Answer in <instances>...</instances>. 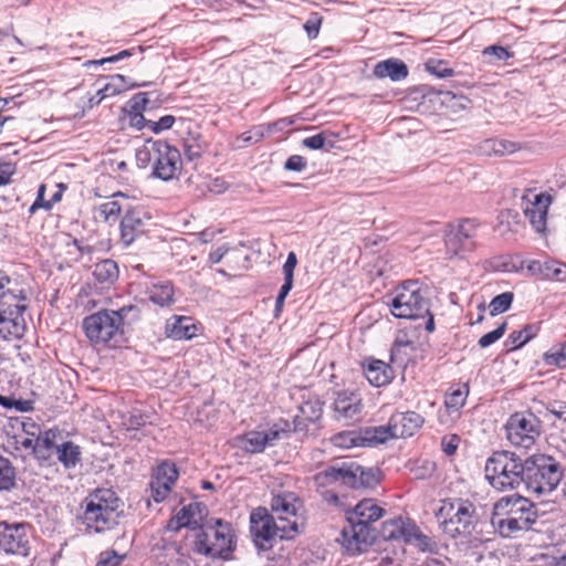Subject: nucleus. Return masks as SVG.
Listing matches in <instances>:
<instances>
[{
    "mask_svg": "<svg viewBox=\"0 0 566 566\" xmlns=\"http://www.w3.org/2000/svg\"><path fill=\"white\" fill-rule=\"evenodd\" d=\"M385 512L374 499H364L353 510L347 511V524L342 530V544L349 555H358L374 543L377 532L373 523L380 520Z\"/></svg>",
    "mask_w": 566,
    "mask_h": 566,
    "instance_id": "f257e3e1",
    "label": "nucleus"
},
{
    "mask_svg": "<svg viewBox=\"0 0 566 566\" xmlns=\"http://www.w3.org/2000/svg\"><path fill=\"white\" fill-rule=\"evenodd\" d=\"M77 520L85 534H102L114 530L124 514V502L112 489H96L81 504Z\"/></svg>",
    "mask_w": 566,
    "mask_h": 566,
    "instance_id": "f03ea898",
    "label": "nucleus"
},
{
    "mask_svg": "<svg viewBox=\"0 0 566 566\" xmlns=\"http://www.w3.org/2000/svg\"><path fill=\"white\" fill-rule=\"evenodd\" d=\"M140 311L136 305H125L119 310H101L86 316L82 327L86 337L95 345L116 346L125 333V325L137 322Z\"/></svg>",
    "mask_w": 566,
    "mask_h": 566,
    "instance_id": "7ed1b4c3",
    "label": "nucleus"
},
{
    "mask_svg": "<svg viewBox=\"0 0 566 566\" xmlns=\"http://www.w3.org/2000/svg\"><path fill=\"white\" fill-rule=\"evenodd\" d=\"M378 468H365L353 460H337L317 472L313 480L317 489L342 485L350 489H374L380 483Z\"/></svg>",
    "mask_w": 566,
    "mask_h": 566,
    "instance_id": "20e7f679",
    "label": "nucleus"
},
{
    "mask_svg": "<svg viewBox=\"0 0 566 566\" xmlns=\"http://www.w3.org/2000/svg\"><path fill=\"white\" fill-rule=\"evenodd\" d=\"M536 505L521 495L504 496L495 502L492 524L504 537L532 528L537 520Z\"/></svg>",
    "mask_w": 566,
    "mask_h": 566,
    "instance_id": "39448f33",
    "label": "nucleus"
},
{
    "mask_svg": "<svg viewBox=\"0 0 566 566\" xmlns=\"http://www.w3.org/2000/svg\"><path fill=\"white\" fill-rule=\"evenodd\" d=\"M138 167L151 166V176L163 181L178 179L182 171L180 150L166 140L148 139L136 151Z\"/></svg>",
    "mask_w": 566,
    "mask_h": 566,
    "instance_id": "423d86ee",
    "label": "nucleus"
},
{
    "mask_svg": "<svg viewBox=\"0 0 566 566\" xmlns=\"http://www.w3.org/2000/svg\"><path fill=\"white\" fill-rule=\"evenodd\" d=\"M391 314L397 318H424V329L432 333L436 328L433 315L430 312V301L427 292L418 281H406L397 286L388 303Z\"/></svg>",
    "mask_w": 566,
    "mask_h": 566,
    "instance_id": "0eeeda50",
    "label": "nucleus"
},
{
    "mask_svg": "<svg viewBox=\"0 0 566 566\" xmlns=\"http://www.w3.org/2000/svg\"><path fill=\"white\" fill-rule=\"evenodd\" d=\"M525 459L507 450L494 451L484 467L485 479L499 492H507L523 485Z\"/></svg>",
    "mask_w": 566,
    "mask_h": 566,
    "instance_id": "6e6552de",
    "label": "nucleus"
},
{
    "mask_svg": "<svg viewBox=\"0 0 566 566\" xmlns=\"http://www.w3.org/2000/svg\"><path fill=\"white\" fill-rule=\"evenodd\" d=\"M235 548V534L232 525L221 518H211L202 526L193 541V552L206 557L231 558Z\"/></svg>",
    "mask_w": 566,
    "mask_h": 566,
    "instance_id": "1a4fd4ad",
    "label": "nucleus"
},
{
    "mask_svg": "<svg viewBox=\"0 0 566 566\" xmlns=\"http://www.w3.org/2000/svg\"><path fill=\"white\" fill-rule=\"evenodd\" d=\"M298 533V522L280 524L268 509L259 506L250 514V534L259 551H270L275 539H292Z\"/></svg>",
    "mask_w": 566,
    "mask_h": 566,
    "instance_id": "9d476101",
    "label": "nucleus"
},
{
    "mask_svg": "<svg viewBox=\"0 0 566 566\" xmlns=\"http://www.w3.org/2000/svg\"><path fill=\"white\" fill-rule=\"evenodd\" d=\"M438 516L443 533L452 538L471 536L479 524L476 506L461 497L443 500Z\"/></svg>",
    "mask_w": 566,
    "mask_h": 566,
    "instance_id": "9b49d317",
    "label": "nucleus"
},
{
    "mask_svg": "<svg viewBox=\"0 0 566 566\" xmlns=\"http://www.w3.org/2000/svg\"><path fill=\"white\" fill-rule=\"evenodd\" d=\"M523 485L538 496L552 493L563 478L558 461L546 454H533L525 459Z\"/></svg>",
    "mask_w": 566,
    "mask_h": 566,
    "instance_id": "f8f14e48",
    "label": "nucleus"
},
{
    "mask_svg": "<svg viewBox=\"0 0 566 566\" xmlns=\"http://www.w3.org/2000/svg\"><path fill=\"white\" fill-rule=\"evenodd\" d=\"M541 421L532 412H515L505 423L506 438L511 444L530 449L541 436Z\"/></svg>",
    "mask_w": 566,
    "mask_h": 566,
    "instance_id": "ddd939ff",
    "label": "nucleus"
},
{
    "mask_svg": "<svg viewBox=\"0 0 566 566\" xmlns=\"http://www.w3.org/2000/svg\"><path fill=\"white\" fill-rule=\"evenodd\" d=\"M478 228L475 219H463L458 224L449 223L443 235L447 254L463 258L472 252L475 249Z\"/></svg>",
    "mask_w": 566,
    "mask_h": 566,
    "instance_id": "4468645a",
    "label": "nucleus"
},
{
    "mask_svg": "<svg viewBox=\"0 0 566 566\" xmlns=\"http://www.w3.org/2000/svg\"><path fill=\"white\" fill-rule=\"evenodd\" d=\"M525 217L530 220L536 232L544 233L546 230L547 211L552 203V197L547 193H536L527 190L522 197Z\"/></svg>",
    "mask_w": 566,
    "mask_h": 566,
    "instance_id": "2eb2a0df",
    "label": "nucleus"
},
{
    "mask_svg": "<svg viewBox=\"0 0 566 566\" xmlns=\"http://www.w3.org/2000/svg\"><path fill=\"white\" fill-rule=\"evenodd\" d=\"M0 551L7 554L29 555V537L24 524L0 523Z\"/></svg>",
    "mask_w": 566,
    "mask_h": 566,
    "instance_id": "dca6fc26",
    "label": "nucleus"
},
{
    "mask_svg": "<svg viewBox=\"0 0 566 566\" xmlns=\"http://www.w3.org/2000/svg\"><path fill=\"white\" fill-rule=\"evenodd\" d=\"M150 217L139 207H129L119 224L120 241L125 247H129L146 232L147 221Z\"/></svg>",
    "mask_w": 566,
    "mask_h": 566,
    "instance_id": "f3484780",
    "label": "nucleus"
},
{
    "mask_svg": "<svg viewBox=\"0 0 566 566\" xmlns=\"http://www.w3.org/2000/svg\"><path fill=\"white\" fill-rule=\"evenodd\" d=\"M8 303V310L0 311V340H9L11 338L19 339L25 331L22 312L25 306L15 302Z\"/></svg>",
    "mask_w": 566,
    "mask_h": 566,
    "instance_id": "a211bd4d",
    "label": "nucleus"
},
{
    "mask_svg": "<svg viewBox=\"0 0 566 566\" xmlns=\"http://www.w3.org/2000/svg\"><path fill=\"white\" fill-rule=\"evenodd\" d=\"M207 506L200 502H191L182 506L176 515H174L167 525L169 531L178 532L182 527L190 530H200Z\"/></svg>",
    "mask_w": 566,
    "mask_h": 566,
    "instance_id": "6ab92c4d",
    "label": "nucleus"
},
{
    "mask_svg": "<svg viewBox=\"0 0 566 566\" xmlns=\"http://www.w3.org/2000/svg\"><path fill=\"white\" fill-rule=\"evenodd\" d=\"M271 511L280 524H287V521L297 522V513L303 506L302 501L293 492H283L272 496Z\"/></svg>",
    "mask_w": 566,
    "mask_h": 566,
    "instance_id": "aec40b11",
    "label": "nucleus"
},
{
    "mask_svg": "<svg viewBox=\"0 0 566 566\" xmlns=\"http://www.w3.org/2000/svg\"><path fill=\"white\" fill-rule=\"evenodd\" d=\"M323 415V402L317 395L307 392L302 396L298 406V413L294 416V431L306 430L310 423L321 419Z\"/></svg>",
    "mask_w": 566,
    "mask_h": 566,
    "instance_id": "412c9836",
    "label": "nucleus"
},
{
    "mask_svg": "<svg viewBox=\"0 0 566 566\" xmlns=\"http://www.w3.org/2000/svg\"><path fill=\"white\" fill-rule=\"evenodd\" d=\"M359 395L349 391H339L333 403L335 419L338 421L355 420L361 412Z\"/></svg>",
    "mask_w": 566,
    "mask_h": 566,
    "instance_id": "4be33fe9",
    "label": "nucleus"
},
{
    "mask_svg": "<svg viewBox=\"0 0 566 566\" xmlns=\"http://www.w3.org/2000/svg\"><path fill=\"white\" fill-rule=\"evenodd\" d=\"M395 438L413 436L423 424L424 419L415 411L396 412L390 417Z\"/></svg>",
    "mask_w": 566,
    "mask_h": 566,
    "instance_id": "5701e85b",
    "label": "nucleus"
},
{
    "mask_svg": "<svg viewBox=\"0 0 566 566\" xmlns=\"http://www.w3.org/2000/svg\"><path fill=\"white\" fill-rule=\"evenodd\" d=\"M166 335L169 338L181 340L197 336L198 327L189 316H171L166 322Z\"/></svg>",
    "mask_w": 566,
    "mask_h": 566,
    "instance_id": "b1692460",
    "label": "nucleus"
},
{
    "mask_svg": "<svg viewBox=\"0 0 566 566\" xmlns=\"http://www.w3.org/2000/svg\"><path fill=\"white\" fill-rule=\"evenodd\" d=\"M61 436L59 429H48L36 438V448H34V458L41 463H49L56 452Z\"/></svg>",
    "mask_w": 566,
    "mask_h": 566,
    "instance_id": "393cba45",
    "label": "nucleus"
},
{
    "mask_svg": "<svg viewBox=\"0 0 566 566\" xmlns=\"http://www.w3.org/2000/svg\"><path fill=\"white\" fill-rule=\"evenodd\" d=\"M373 74L377 78H386L389 77L394 82H399L405 80L408 74V66L406 63L399 59H388L385 61L378 62L373 70Z\"/></svg>",
    "mask_w": 566,
    "mask_h": 566,
    "instance_id": "a878e982",
    "label": "nucleus"
},
{
    "mask_svg": "<svg viewBox=\"0 0 566 566\" xmlns=\"http://www.w3.org/2000/svg\"><path fill=\"white\" fill-rule=\"evenodd\" d=\"M364 374L370 385L381 387L390 382L391 369L381 360L371 359L364 365Z\"/></svg>",
    "mask_w": 566,
    "mask_h": 566,
    "instance_id": "bb28decb",
    "label": "nucleus"
},
{
    "mask_svg": "<svg viewBox=\"0 0 566 566\" xmlns=\"http://www.w3.org/2000/svg\"><path fill=\"white\" fill-rule=\"evenodd\" d=\"M55 454L66 470L75 468L82 461V448L70 440L60 442Z\"/></svg>",
    "mask_w": 566,
    "mask_h": 566,
    "instance_id": "cd10ccee",
    "label": "nucleus"
},
{
    "mask_svg": "<svg viewBox=\"0 0 566 566\" xmlns=\"http://www.w3.org/2000/svg\"><path fill=\"white\" fill-rule=\"evenodd\" d=\"M146 294L150 302L160 307L170 306L175 302L174 286L169 281L151 284L147 287Z\"/></svg>",
    "mask_w": 566,
    "mask_h": 566,
    "instance_id": "c85d7f7f",
    "label": "nucleus"
},
{
    "mask_svg": "<svg viewBox=\"0 0 566 566\" xmlns=\"http://www.w3.org/2000/svg\"><path fill=\"white\" fill-rule=\"evenodd\" d=\"M360 431L363 437V447H375L388 441L389 439H396L390 421L385 426L366 427L360 429Z\"/></svg>",
    "mask_w": 566,
    "mask_h": 566,
    "instance_id": "c756f323",
    "label": "nucleus"
},
{
    "mask_svg": "<svg viewBox=\"0 0 566 566\" xmlns=\"http://www.w3.org/2000/svg\"><path fill=\"white\" fill-rule=\"evenodd\" d=\"M538 331L539 326L537 324H527L522 329L512 332L504 343L507 352L521 348L535 337Z\"/></svg>",
    "mask_w": 566,
    "mask_h": 566,
    "instance_id": "7c9ffc66",
    "label": "nucleus"
},
{
    "mask_svg": "<svg viewBox=\"0 0 566 566\" xmlns=\"http://www.w3.org/2000/svg\"><path fill=\"white\" fill-rule=\"evenodd\" d=\"M118 274V265L112 259L102 260L94 265L93 275L101 284H113Z\"/></svg>",
    "mask_w": 566,
    "mask_h": 566,
    "instance_id": "2f4dec72",
    "label": "nucleus"
},
{
    "mask_svg": "<svg viewBox=\"0 0 566 566\" xmlns=\"http://www.w3.org/2000/svg\"><path fill=\"white\" fill-rule=\"evenodd\" d=\"M409 524H411L409 520L405 521L401 517L386 521L381 525V536L385 539H402L405 542Z\"/></svg>",
    "mask_w": 566,
    "mask_h": 566,
    "instance_id": "473e14b6",
    "label": "nucleus"
},
{
    "mask_svg": "<svg viewBox=\"0 0 566 566\" xmlns=\"http://www.w3.org/2000/svg\"><path fill=\"white\" fill-rule=\"evenodd\" d=\"M405 543L416 546L421 552L432 553L437 548L436 543L432 542L429 536L423 534L413 522L409 524Z\"/></svg>",
    "mask_w": 566,
    "mask_h": 566,
    "instance_id": "72a5a7b5",
    "label": "nucleus"
},
{
    "mask_svg": "<svg viewBox=\"0 0 566 566\" xmlns=\"http://www.w3.org/2000/svg\"><path fill=\"white\" fill-rule=\"evenodd\" d=\"M17 472L12 462L0 455V491H11L15 486Z\"/></svg>",
    "mask_w": 566,
    "mask_h": 566,
    "instance_id": "f704fd0d",
    "label": "nucleus"
},
{
    "mask_svg": "<svg viewBox=\"0 0 566 566\" xmlns=\"http://www.w3.org/2000/svg\"><path fill=\"white\" fill-rule=\"evenodd\" d=\"M469 396V384H458L450 388V392L446 398V406L448 409L459 410L462 408Z\"/></svg>",
    "mask_w": 566,
    "mask_h": 566,
    "instance_id": "c9c22d12",
    "label": "nucleus"
},
{
    "mask_svg": "<svg viewBox=\"0 0 566 566\" xmlns=\"http://www.w3.org/2000/svg\"><path fill=\"white\" fill-rule=\"evenodd\" d=\"M302 145L312 150H329L335 146L334 134L331 132H321L314 136L304 138Z\"/></svg>",
    "mask_w": 566,
    "mask_h": 566,
    "instance_id": "e433bc0d",
    "label": "nucleus"
},
{
    "mask_svg": "<svg viewBox=\"0 0 566 566\" xmlns=\"http://www.w3.org/2000/svg\"><path fill=\"white\" fill-rule=\"evenodd\" d=\"M241 440L243 450L250 453L262 452L268 447L264 431L247 432Z\"/></svg>",
    "mask_w": 566,
    "mask_h": 566,
    "instance_id": "4c0bfd02",
    "label": "nucleus"
},
{
    "mask_svg": "<svg viewBox=\"0 0 566 566\" xmlns=\"http://www.w3.org/2000/svg\"><path fill=\"white\" fill-rule=\"evenodd\" d=\"M546 366L566 368V342L554 345L543 355Z\"/></svg>",
    "mask_w": 566,
    "mask_h": 566,
    "instance_id": "58836bf2",
    "label": "nucleus"
},
{
    "mask_svg": "<svg viewBox=\"0 0 566 566\" xmlns=\"http://www.w3.org/2000/svg\"><path fill=\"white\" fill-rule=\"evenodd\" d=\"M178 475L179 471L175 463L163 461L155 469L153 478L172 486L178 479Z\"/></svg>",
    "mask_w": 566,
    "mask_h": 566,
    "instance_id": "ea45409f",
    "label": "nucleus"
},
{
    "mask_svg": "<svg viewBox=\"0 0 566 566\" xmlns=\"http://www.w3.org/2000/svg\"><path fill=\"white\" fill-rule=\"evenodd\" d=\"M334 444L340 448L363 447L361 431H346L333 438Z\"/></svg>",
    "mask_w": 566,
    "mask_h": 566,
    "instance_id": "a19ab883",
    "label": "nucleus"
},
{
    "mask_svg": "<svg viewBox=\"0 0 566 566\" xmlns=\"http://www.w3.org/2000/svg\"><path fill=\"white\" fill-rule=\"evenodd\" d=\"M514 295L512 292H504L496 295L490 303V314L492 316L506 312L513 302Z\"/></svg>",
    "mask_w": 566,
    "mask_h": 566,
    "instance_id": "79ce46f5",
    "label": "nucleus"
},
{
    "mask_svg": "<svg viewBox=\"0 0 566 566\" xmlns=\"http://www.w3.org/2000/svg\"><path fill=\"white\" fill-rule=\"evenodd\" d=\"M543 280L566 282V264L556 261H546Z\"/></svg>",
    "mask_w": 566,
    "mask_h": 566,
    "instance_id": "37998d69",
    "label": "nucleus"
},
{
    "mask_svg": "<svg viewBox=\"0 0 566 566\" xmlns=\"http://www.w3.org/2000/svg\"><path fill=\"white\" fill-rule=\"evenodd\" d=\"M123 210L118 200H111L98 206L97 211L105 222L115 221Z\"/></svg>",
    "mask_w": 566,
    "mask_h": 566,
    "instance_id": "c03bdc74",
    "label": "nucleus"
},
{
    "mask_svg": "<svg viewBox=\"0 0 566 566\" xmlns=\"http://www.w3.org/2000/svg\"><path fill=\"white\" fill-rule=\"evenodd\" d=\"M482 54L484 57H488L491 63L506 61L514 56L513 52L501 45H489L482 51Z\"/></svg>",
    "mask_w": 566,
    "mask_h": 566,
    "instance_id": "a18cd8bd",
    "label": "nucleus"
},
{
    "mask_svg": "<svg viewBox=\"0 0 566 566\" xmlns=\"http://www.w3.org/2000/svg\"><path fill=\"white\" fill-rule=\"evenodd\" d=\"M426 70L439 78H446L454 74V71L443 60H429L426 63Z\"/></svg>",
    "mask_w": 566,
    "mask_h": 566,
    "instance_id": "49530a36",
    "label": "nucleus"
},
{
    "mask_svg": "<svg viewBox=\"0 0 566 566\" xmlns=\"http://www.w3.org/2000/svg\"><path fill=\"white\" fill-rule=\"evenodd\" d=\"M123 426L127 430H138L147 422V416L140 412V410L134 409L126 415H123Z\"/></svg>",
    "mask_w": 566,
    "mask_h": 566,
    "instance_id": "de8ad7c7",
    "label": "nucleus"
},
{
    "mask_svg": "<svg viewBox=\"0 0 566 566\" xmlns=\"http://www.w3.org/2000/svg\"><path fill=\"white\" fill-rule=\"evenodd\" d=\"M407 349L413 350L415 349V343L410 340L407 335H399L395 339V343L391 347V357L397 358L401 355L407 356L408 352Z\"/></svg>",
    "mask_w": 566,
    "mask_h": 566,
    "instance_id": "09e8293b",
    "label": "nucleus"
},
{
    "mask_svg": "<svg viewBox=\"0 0 566 566\" xmlns=\"http://www.w3.org/2000/svg\"><path fill=\"white\" fill-rule=\"evenodd\" d=\"M507 328V323L503 322L494 331L484 334L478 342L481 348H486L503 337Z\"/></svg>",
    "mask_w": 566,
    "mask_h": 566,
    "instance_id": "8fccbe9b",
    "label": "nucleus"
},
{
    "mask_svg": "<svg viewBox=\"0 0 566 566\" xmlns=\"http://www.w3.org/2000/svg\"><path fill=\"white\" fill-rule=\"evenodd\" d=\"M150 489L151 497L154 499L155 502L159 503L168 496V494L171 491V485L159 480H156L155 478L151 476Z\"/></svg>",
    "mask_w": 566,
    "mask_h": 566,
    "instance_id": "3c124183",
    "label": "nucleus"
},
{
    "mask_svg": "<svg viewBox=\"0 0 566 566\" xmlns=\"http://www.w3.org/2000/svg\"><path fill=\"white\" fill-rule=\"evenodd\" d=\"M322 21L323 18L318 12H311L308 19L303 25L308 39L313 40L317 38Z\"/></svg>",
    "mask_w": 566,
    "mask_h": 566,
    "instance_id": "603ef678",
    "label": "nucleus"
},
{
    "mask_svg": "<svg viewBox=\"0 0 566 566\" xmlns=\"http://www.w3.org/2000/svg\"><path fill=\"white\" fill-rule=\"evenodd\" d=\"M205 151V146L198 143L197 140L186 139L184 143V153L189 161H193L201 157Z\"/></svg>",
    "mask_w": 566,
    "mask_h": 566,
    "instance_id": "864d4df0",
    "label": "nucleus"
},
{
    "mask_svg": "<svg viewBox=\"0 0 566 566\" xmlns=\"http://www.w3.org/2000/svg\"><path fill=\"white\" fill-rule=\"evenodd\" d=\"M45 191H46V186L44 184L40 185V187L38 189L36 199L29 208L30 214H34L36 212V210H39L41 208L45 209V210H51L52 201L44 199Z\"/></svg>",
    "mask_w": 566,
    "mask_h": 566,
    "instance_id": "5fc2aeb1",
    "label": "nucleus"
},
{
    "mask_svg": "<svg viewBox=\"0 0 566 566\" xmlns=\"http://www.w3.org/2000/svg\"><path fill=\"white\" fill-rule=\"evenodd\" d=\"M493 146L495 147L494 156H504L513 154L518 149V146L514 142L506 139L492 138Z\"/></svg>",
    "mask_w": 566,
    "mask_h": 566,
    "instance_id": "6e6d98bb",
    "label": "nucleus"
},
{
    "mask_svg": "<svg viewBox=\"0 0 566 566\" xmlns=\"http://www.w3.org/2000/svg\"><path fill=\"white\" fill-rule=\"evenodd\" d=\"M11 279L4 272L0 270V300L10 298L11 301H21L23 297H19L17 294L11 291L8 285L10 284Z\"/></svg>",
    "mask_w": 566,
    "mask_h": 566,
    "instance_id": "4d7b16f0",
    "label": "nucleus"
},
{
    "mask_svg": "<svg viewBox=\"0 0 566 566\" xmlns=\"http://www.w3.org/2000/svg\"><path fill=\"white\" fill-rule=\"evenodd\" d=\"M123 559V555H119L116 551L111 549L101 553L96 566H118Z\"/></svg>",
    "mask_w": 566,
    "mask_h": 566,
    "instance_id": "13d9d810",
    "label": "nucleus"
},
{
    "mask_svg": "<svg viewBox=\"0 0 566 566\" xmlns=\"http://www.w3.org/2000/svg\"><path fill=\"white\" fill-rule=\"evenodd\" d=\"M176 122L175 116L165 115L160 117L158 120H151L149 124V130L154 134H159L164 130L170 129Z\"/></svg>",
    "mask_w": 566,
    "mask_h": 566,
    "instance_id": "bf43d9fd",
    "label": "nucleus"
},
{
    "mask_svg": "<svg viewBox=\"0 0 566 566\" xmlns=\"http://www.w3.org/2000/svg\"><path fill=\"white\" fill-rule=\"evenodd\" d=\"M148 103H149L148 93H144V92L137 93L128 102L129 112L143 113L146 109V106Z\"/></svg>",
    "mask_w": 566,
    "mask_h": 566,
    "instance_id": "052dcab7",
    "label": "nucleus"
},
{
    "mask_svg": "<svg viewBox=\"0 0 566 566\" xmlns=\"http://www.w3.org/2000/svg\"><path fill=\"white\" fill-rule=\"evenodd\" d=\"M15 171V164L11 161H0V187L9 185Z\"/></svg>",
    "mask_w": 566,
    "mask_h": 566,
    "instance_id": "680f3d73",
    "label": "nucleus"
},
{
    "mask_svg": "<svg viewBox=\"0 0 566 566\" xmlns=\"http://www.w3.org/2000/svg\"><path fill=\"white\" fill-rule=\"evenodd\" d=\"M460 438L457 434L446 436L441 439L442 451L447 455H453L459 446Z\"/></svg>",
    "mask_w": 566,
    "mask_h": 566,
    "instance_id": "e2e57ef3",
    "label": "nucleus"
},
{
    "mask_svg": "<svg viewBox=\"0 0 566 566\" xmlns=\"http://www.w3.org/2000/svg\"><path fill=\"white\" fill-rule=\"evenodd\" d=\"M132 55H133V50H123L119 53L108 56V57H104L101 60H91L86 63V65H103L105 63H115V62H118V61H120L125 57L132 56Z\"/></svg>",
    "mask_w": 566,
    "mask_h": 566,
    "instance_id": "0e129e2a",
    "label": "nucleus"
},
{
    "mask_svg": "<svg viewBox=\"0 0 566 566\" xmlns=\"http://www.w3.org/2000/svg\"><path fill=\"white\" fill-rule=\"evenodd\" d=\"M306 159L300 155L290 156L285 164L284 168L290 171H302L306 167Z\"/></svg>",
    "mask_w": 566,
    "mask_h": 566,
    "instance_id": "69168bd1",
    "label": "nucleus"
},
{
    "mask_svg": "<svg viewBox=\"0 0 566 566\" xmlns=\"http://www.w3.org/2000/svg\"><path fill=\"white\" fill-rule=\"evenodd\" d=\"M150 119H146L140 112H129V125L138 130L149 129Z\"/></svg>",
    "mask_w": 566,
    "mask_h": 566,
    "instance_id": "338daca9",
    "label": "nucleus"
},
{
    "mask_svg": "<svg viewBox=\"0 0 566 566\" xmlns=\"http://www.w3.org/2000/svg\"><path fill=\"white\" fill-rule=\"evenodd\" d=\"M21 426L24 436L33 439L39 438L44 432L41 430V427L31 419L28 421H23Z\"/></svg>",
    "mask_w": 566,
    "mask_h": 566,
    "instance_id": "774afa93",
    "label": "nucleus"
}]
</instances>
